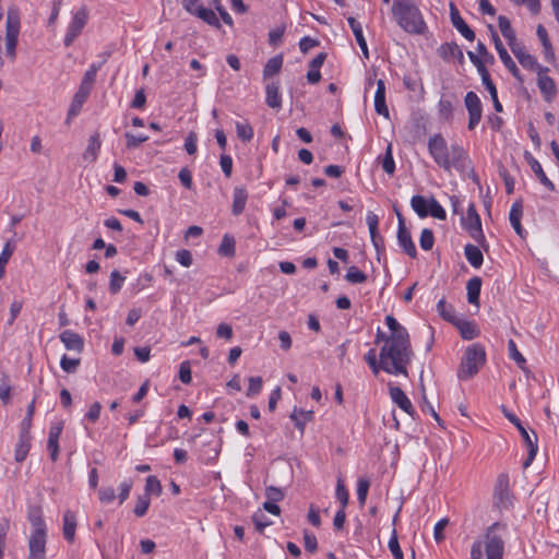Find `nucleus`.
I'll list each match as a JSON object with an SVG mask.
<instances>
[{
	"label": "nucleus",
	"instance_id": "nucleus-1",
	"mask_svg": "<svg viewBox=\"0 0 559 559\" xmlns=\"http://www.w3.org/2000/svg\"><path fill=\"white\" fill-rule=\"evenodd\" d=\"M428 152L433 162L447 173L452 169L460 174L472 170V160L467 152L456 143L449 146L441 134H433L429 138Z\"/></svg>",
	"mask_w": 559,
	"mask_h": 559
},
{
	"label": "nucleus",
	"instance_id": "nucleus-2",
	"mask_svg": "<svg viewBox=\"0 0 559 559\" xmlns=\"http://www.w3.org/2000/svg\"><path fill=\"white\" fill-rule=\"evenodd\" d=\"M411 357L409 338L404 340L401 335L386 337L385 344L380 350L382 370L393 376L407 373V365L411 361Z\"/></svg>",
	"mask_w": 559,
	"mask_h": 559
},
{
	"label": "nucleus",
	"instance_id": "nucleus-3",
	"mask_svg": "<svg viewBox=\"0 0 559 559\" xmlns=\"http://www.w3.org/2000/svg\"><path fill=\"white\" fill-rule=\"evenodd\" d=\"M506 527L493 523L487 527L484 536L474 540L471 546V559H503L504 539L502 532Z\"/></svg>",
	"mask_w": 559,
	"mask_h": 559
},
{
	"label": "nucleus",
	"instance_id": "nucleus-4",
	"mask_svg": "<svg viewBox=\"0 0 559 559\" xmlns=\"http://www.w3.org/2000/svg\"><path fill=\"white\" fill-rule=\"evenodd\" d=\"M391 12L394 21L404 32L412 35L426 33L427 24L414 0H393Z\"/></svg>",
	"mask_w": 559,
	"mask_h": 559
},
{
	"label": "nucleus",
	"instance_id": "nucleus-5",
	"mask_svg": "<svg viewBox=\"0 0 559 559\" xmlns=\"http://www.w3.org/2000/svg\"><path fill=\"white\" fill-rule=\"evenodd\" d=\"M486 362V352L483 345L475 343L465 349L457 377L461 380L473 378Z\"/></svg>",
	"mask_w": 559,
	"mask_h": 559
},
{
	"label": "nucleus",
	"instance_id": "nucleus-6",
	"mask_svg": "<svg viewBox=\"0 0 559 559\" xmlns=\"http://www.w3.org/2000/svg\"><path fill=\"white\" fill-rule=\"evenodd\" d=\"M90 19V10L85 4L75 7L70 11V20L67 24L63 45L70 47L83 33Z\"/></svg>",
	"mask_w": 559,
	"mask_h": 559
},
{
	"label": "nucleus",
	"instance_id": "nucleus-7",
	"mask_svg": "<svg viewBox=\"0 0 559 559\" xmlns=\"http://www.w3.org/2000/svg\"><path fill=\"white\" fill-rule=\"evenodd\" d=\"M21 29V12L16 5L9 7L5 21V51L12 60L16 56V46Z\"/></svg>",
	"mask_w": 559,
	"mask_h": 559
},
{
	"label": "nucleus",
	"instance_id": "nucleus-8",
	"mask_svg": "<svg viewBox=\"0 0 559 559\" xmlns=\"http://www.w3.org/2000/svg\"><path fill=\"white\" fill-rule=\"evenodd\" d=\"M461 224L480 248L488 249V243L481 228V219L474 203L468 204L466 214L461 213Z\"/></svg>",
	"mask_w": 559,
	"mask_h": 559
},
{
	"label": "nucleus",
	"instance_id": "nucleus-9",
	"mask_svg": "<svg viewBox=\"0 0 559 559\" xmlns=\"http://www.w3.org/2000/svg\"><path fill=\"white\" fill-rule=\"evenodd\" d=\"M502 412H503V415L518 428L521 437L523 438V440L526 444L528 455H527V459L523 463V467L527 468L534 461V459L537 454V451H538L537 436L534 431L532 433H530L527 431V429L522 425L521 420L513 413L509 412L504 407H503Z\"/></svg>",
	"mask_w": 559,
	"mask_h": 559
},
{
	"label": "nucleus",
	"instance_id": "nucleus-10",
	"mask_svg": "<svg viewBox=\"0 0 559 559\" xmlns=\"http://www.w3.org/2000/svg\"><path fill=\"white\" fill-rule=\"evenodd\" d=\"M464 104L468 112V129L474 130L481 120L483 105L481 100L475 92H467Z\"/></svg>",
	"mask_w": 559,
	"mask_h": 559
},
{
	"label": "nucleus",
	"instance_id": "nucleus-11",
	"mask_svg": "<svg viewBox=\"0 0 559 559\" xmlns=\"http://www.w3.org/2000/svg\"><path fill=\"white\" fill-rule=\"evenodd\" d=\"M549 69L547 67H540L536 70L537 74V86L547 102H550L557 94V87L554 79L547 75Z\"/></svg>",
	"mask_w": 559,
	"mask_h": 559
},
{
	"label": "nucleus",
	"instance_id": "nucleus-12",
	"mask_svg": "<svg viewBox=\"0 0 559 559\" xmlns=\"http://www.w3.org/2000/svg\"><path fill=\"white\" fill-rule=\"evenodd\" d=\"M399 228H397V242L404 252L411 258H416L417 250L412 240L409 230L406 228L403 216L397 213Z\"/></svg>",
	"mask_w": 559,
	"mask_h": 559
},
{
	"label": "nucleus",
	"instance_id": "nucleus-13",
	"mask_svg": "<svg viewBox=\"0 0 559 559\" xmlns=\"http://www.w3.org/2000/svg\"><path fill=\"white\" fill-rule=\"evenodd\" d=\"M492 39L495 43V48L499 55V58L503 66L512 73V75L518 79L519 81H522L520 70L516 67L515 62L507 51L506 47L503 46L501 39L496 33H492Z\"/></svg>",
	"mask_w": 559,
	"mask_h": 559
},
{
	"label": "nucleus",
	"instance_id": "nucleus-14",
	"mask_svg": "<svg viewBox=\"0 0 559 559\" xmlns=\"http://www.w3.org/2000/svg\"><path fill=\"white\" fill-rule=\"evenodd\" d=\"M28 548L29 555L27 559H46V532L32 533Z\"/></svg>",
	"mask_w": 559,
	"mask_h": 559
},
{
	"label": "nucleus",
	"instance_id": "nucleus-15",
	"mask_svg": "<svg viewBox=\"0 0 559 559\" xmlns=\"http://www.w3.org/2000/svg\"><path fill=\"white\" fill-rule=\"evenodd\" d=\"M59 338L68 350L81 353L84 348L83 337L72 330H64Z\"/></svg>",
	"mask_w": 559,
	"mask_h": 559
},
{
	"label": "nucleus",
	"instance_id": "nucleus-16",
	"mask_svg": "<svg viewBox=\"0 0 559 559\" xmlns=\"http://www.w3.org/2000/svg\"><path fill=\"white\" fill-rule=\"evenodd\" d=\"M511 51L513 52L520 64L525 69L536 71L538 70V68L543 67L537 62V59L533 55L526 51L525 47L522 44L513 47Z\"/></svg>",
	"mask_w": 559,
	"mask_h": 559
},
{
	"label": "nucleus",
	"instance_id": "nucleus-17",
	"mask_svg": "<svg viewBox=\"0 0 559 559\" xmlns=\"http://www.w3.org/2000/svg\"><path fill=\"white\" fill-rule=\"evenodd\" d=\"M92 90L87 88L85 86H79L78 92L74 94L72 102L70 104L69 110H68V121L78 116L84 105V103L87 100Z\"/></svg>",
	"mask_w": 559,
	"mask_h": 559
},
{
	"label": "nucleus",
	"instance_id": "nucleus-18",
	"mask_svg": "<svg viewBox=\"0 0 559 559\" xmlns=\"http://www.w3.org/2000/svg\"><path fill=\"white\" fill-rule=\"evenodd\" d=\"M451 22L456 31L467 40L473 41L475 39V33L465 23L463 17L460 15L457 9L451 3Z\"/></svg>",
	"mask_w": 559,
	"mask_h": 559
},
{
	"label": "nucleus",
	"instance_id": "nucleus-19",
	"mask_svg": "<svg viewBox=\"0 0 559 559\" xmlns=\"http://www.w3.org/2000/svg\"><path fill=\"white\" fill-rule=\"evenodd\" d=\"M390 397L403 412L409 416L414 415L415 411L413 404L402 389L399 386H390Z\"/></svg>",
	"mask_w": 559,
	"mask_h": 559
},
{
	"label": "nucleus",
	"instance_id": "nucleus-20",
	"mask_svg": "<svg viewBox=\"0 0 559 559\" xmlns=\"http://www.w3.org/2000/svg\"><path fill=\"white\" fill-rule=\"evenodd\" d=\"M374 110L384 118L390 117L389 108L385 103V83L383 80L377 81V90L374 93Z\"/></svg>",
	"mask_w": 559,
	"mask_h": 559
},
{
	"label": "nucleus",
	"instance_id": "nucleus-21",
	"mask_svg": "<svg viewBox=\"0 0 559 559\" xmlns=\"http://www.w3.org/2000/svg\"><path fill=\"white\" fill-rule=\"evenodd\" d=\"M62 534L67 542L72 543L76 531V514L71 510H66L62 519Z\"/></svg>",
	"mask_w": 559,
	"mask_h": 559
},
{
	"label": "nucleus",
	"instance_id": "nucleus-22",
	"mask_svg": "<svg viewBox=\"0 0 559 559\" xmlns=\"http://www.w3.org/2000/svg\"><path fill=\"white\" fill-rule=\"evenodd\" d=\"M102 147V140L98 133H94L88 138L87 146L83 153V159L90 164L97 160Z\"/></svg>",
	"mask_w": 559,
	"mask_h": 559
},
{
	"label": "nucleus",
	"instance_id": "nucleus-23",
	"mask_svg": "<svg viewBox=\"0 0 559 559\" xmlns=\"http://www.w3.org/2000/svg\"><path fill=\"white\" fill-rule=\"evenodd\" d=\"M347 22H348V25L356 38V41H357L359 48L361 49L364 58L369 59L368 45H367V41H366L364 33H362L361 24L358 21H356V19H354V17H348Z\"/></svg>",
	"mask_w": 559,
	"mask_h": 559
},
{
	"label": "nucleus",
	"instance_id": "nucleus-24",
	"mask_svg": "<svg viewBox=\"0 0 559 559\" xmlns=\"http://www.w3.org/2000/svg\"><path fill=\"white\" fill-rule=\"evenodd\" d=\"M523 215V205L521 201H515L511 205L510 212H509V221L511 226L513 227L514 231L523 237L524 229L521 224V218Z\"/></svg>",
	"mask_w": 559,
	"mask_h": 559
},
{
	"label": "nucleus",
	"instance_id": "nucleus-25",
	"mask_svg": "<svg viewBox=\"0 0 559 559\" xmlns=\"http://www.w3.org/2000/svg\"><path fill=\"white\" fill-rule=\"evenodd\" d=\"M31 449V432L20 431L19 441L15 448L14 457L16 462H23Z\"/></svg>",
	"mask_w": 559,
	"mask_h": 559
},
{
	"label": "nucleus",
	"instance_id": "nucleus-26",
	"mask_svg": "<svg viewBox=\"0 0 559 559\" xmlns=\"http://www.w3.org/2000/svg\"><path fill=\"white\" fill-rule=\"evenodd\" d=\"M265 103L269 107L280 109L282 107V96L277 83H270L265 87Z\"/></svg>",
	"mask_w": 559,
	"mask_h": 559
},
{
	"label": "nucleus",
	"instance_id": "nucleus-27",
	"mask_svg": "<svg viewBox=\"0 0 559 559\" xmlns=\"http://www.w3.org/2000/svg\"><path fill=\"white\" fill-rule=\"evenodd\" d=\"M464 254L468 263L475 267L479 269L484 262V257L480 248L478 246L467 243L464 247Z\"/></svg>",
	"mask_w": 559,
	"mask_h": 559
},
{
	"label": "nucleus",
	"instance_id": "nucleus-28",
	"mask_svg": "<svg viewBox=\"0 0 559 559\" xmlns=\"http://www.w3.org/2000/svg\"><path fill=\"white\" fill-rule=\"evenodd\" d=\"M481 289V278L480 277H472L468 280L466 284L467 290V301L472 305L478 306L479 304V295Z\"/></svg>",
	"mask_w": 559,
	"mask_h": 559
},
{
	"label": "nucleus",
	"instance_id": "nucleus-29",
	"mask_svg": "<svg viewBox=\"0 0 559 559\" xmlns=\"http://www.w3.org/2000/svg\"><path fill=\"white\" fill-rule=\"evenodd\" d=\"M28 521L33 527L32 533L46 532V524L43 518V512L39 508L34 507L28 510Z\"/></svg>",
	"mask_w": 559,
	"mask_h": 559
},
{
	"label": "nucleus",
	"instance_id": "nucleus-30",
	"mask_svg": "<svg viewBox=\"0 0 559 559\" xmlns=\"http://www.w3.org/2000/svg\"><path fill=\"white\" fill-rule=\"evenodd\" d=\"M527 160H528V163L531 165L532 170L534 171L536 177L539 179L540 183L543 186H545L548 190L554 191L555 190V185L546 176V174L544 173L543 167L539 164V162L537 159H535L532 155L528 156Z\"/></svg>",
	"mask_w": 559,
	"mask_h": 559
},
{
	"label": "nucleus",
	"instance_id": "nucleus-31",
	"mask_svg": "<svg viewBox=\"0 0 559 559\" xmlns=\"http://www.w3.org/2000/svg\"><path fill=\"white\" fill-rule=\"evenodd\" d=\"M453 324L457 326L462 338L466 341H471L479 334L476 325L471 321L457 319Z\"/></svg>",
	"mask_w": 559,
	"mask_h": 559
},
{
	"label": "nucleus",
	"instance_id": "nucleus-32",
	"mask_svg": "<svg viewBox=\"0 0 559 559\" xmlns=\"http://www.w3.org/2000/svg\"><path fill=\"white\" fill-rule=\"evenodd\" d=\"M248 194L243 188L236 187L233 192V214L239 215L245 210Z\"/></svg>",
	"mask_w": 559,
	"mask_h": 559
},
{
	"label": "nucleus",
	"instance_id": "nucleus-33",
	"mask_svg": "<svg viewBox=\"0 0 559 559\" xmlns=\"http://www.w3.org/2000/svg\"><path fill=\"white\" fill-rule=\"evenodd\" d=\"M104 62H105V60L103 62H93L88 67V69L85 71L80 85L93 90V86L96 81L97 72L102 69Z\"/></svg>",
	"mask_w": 559,
	"mask_h": 559
},
{
	"label": "nucleus",
	"instance_id": "nucleus-34",
	"mask_svg": "<svg viewBox=\"0 0 559 559\" xmlns=\"http://www.w3.org/2000/svg\"><path fill=\"white\" fill-rule=\"evenodd\" d=\"M437 311L448 322L454 323L457 320L454 307L443 298L438 301Z\"/></svg>",
	"mask_w": 559,
	"mask_h": 559
},
{
	"label": "nucleus",
	"instance_id": "nucleus-35",
	"mask_svg": "<svg viewBox=\"0 0 559 559\" xmlns=\"http://www.w3.org/2000/svg\"><path fill=\"white\" fill-rule=\"evenodd\" d=\"M385 323L390 330V335L388 337H396L397 335H401L404 340L409 338L406 329L402 326L393 316H386Z\"/></svg>",
	"mask_w": 559,
	"mask_h": 559
},
{
	"label": "nucleus",
	"instance_id": "nucleus-36",
	"mask_svg": "<svg viewBox=\"0 0 559 559\" xmlns=\"http://www.w3.org/2000/svg\"><path fill=\"white\" fill-rule=\"evenodd\" d=\"M411 206L420 218L428 216L429 201L425 197L414 195L411 200Z\"/></svg>",
	"mask_w": 559,
	"mask_h": 559
},
{
	"label": "nucleus",
	"instance_id": "nucleus-37",
	"mask_svg": "<svg viewBox=\"0 0 559 559\" xmlns=\"http://www.w3.org/2000/svg\"><path fill=\"white\" fill-rule=\"evenodd\" d=\"M290 418L295 421L296 427L302 431L305 425L312 420L313 412L295 408L290 415Z\"/></svg>",
	"mask_w": 559,
	"mask_h": 559
},
{
	"label": "nucleus",
	"instance_id": "nucleus-38",
	"mask_svg": "<svg viewBox=\"0 0 559 559\" xmlns=\"http://www.w3.org/2000/svg\"><path fill=\"white\" fill-rule=\"evenodd\" d=\"M378 160L381 163L382 169L388 175H393L394 174V171H395V162H394V158H393L392 145L391 144H389L386 146L384 155L383 156H379Z\"/></svg>",
	"mask_w": 559,
	"mask_h": 559
},
{
	"label": "nucleus",
	"instance_id": "nucleus-39",
	"mask_svg": "<svg viewBox=\"0 0 559 559\" xmlns=\"http://www.w3.org/2000/svg\"><path fill=\"white\" fill-rule=\"evenodd\" d=\"M283 66V57L282 56H275L267 60L266 64L263 69V76L271 78L275 74H277Z\"/></svg>",
	"mask_w": 559,
	"mask_h": 559
},
{
	"label": "nucleus",
	"instance_id": "nucleus-40",
	"mask_svg": "<svg viewBox=\"0 0 559 559\" xmlns=\"http://www.w3.org/2000/svg\"><path fill=\"white\" fill-rule=\"evenodd\" d=\"M237 136L243 142H250L253 139V128L248 122L236 121Z\"/></svg>",
	"mask_w": 559,
	"mask_h": 559
},
{
	"label": "nucleus",
	"instance_id": "nucleus-41",
	"mask_svg": "<svg viewBox=\"0 0 559 559\" xmlns=\"http://www.w3.org/2000/svg\"><path fill=\"white\" fill-rule=\"evenodd\" d=\"M365 360L372 370V373L377 376L382 370L381 358H377L376 349L371 348L365 354Z\"/></svg>",
	"mask_w": 559,
	"mask_h": 559
},
{
	"label": "nucleus",
	"instance_id": "nucleus-42",
	"mask_svg": "<svg viewBox=\"0 0 559 559\" xmlns=\"http://www.w3.org/2000/svg\"><path fill=\"white\" fill-rule=\"evenodd\" d=\"M218 252L225 257H233L235 254V239L229 235H225L219 245Z\"/></svg>",
	"mask_w": 559,
	"mask_h": 559
},
{
	"label": "nucleus",
	"instance_id": "nucleus-43",
	"mask_svg": "<svg viewBox=\"0 0 559 559\" xmlns=\"http://www.w3.org/2000/svg\"><path fill=\"white\" fill-rule=\"evenodd\" d=\"M151 504V499L147 495L139 496L136 499L135 507L133 509V513L138 518H142L146 514Z\"/></svg>",
	"mask_w": 559,
	"mask_h": 559
},
{
	"label": "nucleus",
	"instance_id": "nucleus-44",
	"mask_svg": "<svg viewBox=\"0 0 559 559\" xmlns=\"http://www.w3.org/2000/svg\"><path fill=\"white\" fill-rule=\"evenodd\" d=\"M197 16L213 27H221L218 17L216 16L215 12L211 9L203 7V9L200 10Z\"/></svg>",
	"mask_w": 559,
	"mask_h": 559
},
{
	"label": "nucleus",
	"instance_id": "nucleus-45",
	"mask_svg": "<svg viewBox=\"0 0 559 559\" xmlns=\"http://www.w3.org/2000/svg\"><path fill=\"white\" fill-rule=\"evenodd\" d=\"M509 357L514 360L520 368H524L526 364L525 357L519 352L518 346L513 340L508 341Z\"/></svg>",
	"mask_w": 559,
	"mask_h": 559
},
{
	"label": "nucleus",
	"instance_id": "nucleus-46",
	"mask_svg": "<svg viewBox=\"0 0 559 559\" xmlns=\"http://www.w3.org/2000/svg\"><path fill=\"white\" fill-rule=\"evenodd\" d=\"M14 245L8 241L0 253V278L4 274V267L14 252Z\"/></svg>",
	"mask_w": 559,
	"mask_h": 559
},
{
	"label": "nucleus",
	"instance_id": "nucleus-47",
	"mask_svg": "<svg viewBox=\"0 0 559 559\" xmlns=\"http://www.w3.org/2000/svg\"><path fill=\"white\" fill-rule=\"evenodd\" d=\"M345 278L352 284H360L366 282L367 275L357 266H350L346 272Z\"/></svg>",
	"mask_w": 559,
	"mask_h": 559
},
{
	"label": "nucleus",
	"instance_id": "nucleus-48",
	"mask_svg": "<svg viewBox=\"0 0 559 559\" xmlns=\"http://www.w3.org/2000/svg\"><path fill=\"white\" fill-rule=\"evenodd\" d=\"M370 483L367 478L360 477L357 481V500L362 507L366 503Z\"/></svg>",
	"mask_w": 559,
	"mask_h": 559
},
{
	"label": "nucleus",
	"instance_id": "nucleus-49",
	"mask_svg": "<svg viewBox=\"0 0 559 559\" xmlns=\"http://www.w3.org/2000/svg\"><path fill=\"white\" fill-rule=\"evenodd\" d=\"M335 496L341 503V509H346L348 504L349 493L341 478L337 479Z\"/></svg>",
	"mask_w": 559,
	"mask_h": 559
},
{
	"label": "nucleus",
	"instance_id": "nucleus-50",
	"mask_svg": "<svg viewBox=\"0 0 559 559\" xmlns=\"http://www.w3.org/2000/svg\"><path fill=\"white\" fill-rule=\"evenodd\" d=\"M428 215L441 221L447 218L445 210L435 198L429 200Z\"/></svg>",
	"mask_w": 559,
	"mask_h": 559
},
{
	"label": "nucleus",
	"instance_id": "nucleus-51",
	"mask_svg": "<svg viewBox=\"0 0 559 559\" xmlns=\"http://www.w3.org/2000/svg\"><path fill=\"white\" fill-rule=\"evenodd\" d=\"M126 277L122 276L117 270L110 273L109 290L111 294H117L123 286Z\"/></svg>",
	"mask_w": 559,
	"mask_h": 559
},
{
	"label": "nucleus",
	"instance_id": "nucleus-52",
	"mask_svg": "<svg viewBox=\"0 0 559 559\" xmlns=\"http://www.w3.org/2000/svg\"><path fill=\"white\" fill-rule=\"evenodd\" d=\"M162 492V486L157 477L148 476L145 483V493L150 497V495L159 496Z\"/></svg>",
	"mask_w": 559,
	"mask_h": 559
},
{
	"label": "nucleus",
	"instance_id": "nucleus-53",
	"mask_svg": "<svg viewBox=\"0 0 559 559\" xmlns=\"http://www.w3.org/2000/svg\"><path fill=\"white\" fill-rule=\"evenodd\" d=\"M35 413V400H33L26 408V415L21 421V431L29 432L32 427V420Z\"/></svg>",
	"mask_w": 559,
	"mask_h": 559
},
{
	"label": "nucleus",
	"instance_id": "nucleus-54",
	"mask_svg": "<svg viewBox=\"0 0 559 559\" xmlns=\"http://www.w3.org/2000/svg\"><path fill=\"white\" fill-rule=\"evenodd\" d=\"M433 233L428 228L423 229L419 238L420 248L425 251H428L433 247Z\"/></svg>",
	"mask_w": 559,
	"mask_h": 559
},
{
	"label": "nucleus",
	"instance_id": "nucleus-55",
	"mask_svg": "<svg viewBox=\"0 0 559 559\" xmlns=\"http://www.w3.org/2000/svg\"><path fill=\"white\" fill-rule=\"evenodd\" d=\"M389 549L392 552L394 559H403V551L400 547L396 531L393 530L392 535L389 539Z\"/></svg>",
	"mask_w": 559,
	"mask_h": 559
},
{
	"label": "nucleus",
	"instance_id": "nucleus-56",
	"mask_svg": "<svg viewBox=\"0 0 559 559\" xmlns=\"http://www.w3.org/2000/svg\"><path fill=\"white\" fill-rule=\"evenodd\" d=\"M262 384H263L262 378H260V377L249 378V386H248L247 395L249 397H253V396L258 395L262 390Z\"/></svg>",
	"mask_w": 559,
	"mask_h": 559
},
{
	"label": "nucleus",
	"instance_id": "nucleus-57",
	"mask_svg": "<svg viewBox=\"0 0 559 559\" xmlns=\"http://www.w3.org/2000/svg\"><path fill=\"white\" fill-rule=\"evenodd\" d=\"M80 364V359L70 358L67 355H63L60 360V367L66 372H74Z\"/></svg>",
	"mask_w": 559,
	"mask_h": 559
},
{
	"label": "nucleus",
	"instance_id": "nucleus-58",
	"mask_svg": "<svg viewBox=\"0 0 559 559\" xmlns=\"http://www.w3.org/2000/svg\"><path fill=\"white\" fill-rule=\"evenodd\" d=\"M286 26L278 25L270 31L269 33V43L272 46H277L282 41V37L285 33Z\"/></svg>",
	"mask_w": 559,
	"mask_h": 559
},
{
	"label": "nucleus",
	"instance_id": "nucleus-59",
	"mask_svg": "<svg viewBox=\"0 0 559 559\" xmlns=\"http://www.w3.org/2000/svg\"><path fill=\"white\" fill-rule=\"evenodd\" d=\"M181 4L188 13L195 16L203 9L201 0H181Z\"/></svg>",
	"mask_w": 559,
	"mask_h": 559
},
{
	"label": "nucleus",
	"instance_id": "nucleus-60",
	"mask_svg": "<svg viewBox=\"0 0 559 559\" xmlns=\"http://www.w3.org/2000/svg\"><path fill=\"white\" fill-rule=\"evenodd\" d=\"M179 379L185 384H189L192 381L191 366L188 360L182 361L179 366Z\"/></svg>",
	"mask_w": 559,
	"mask_h": 559
},
{
	"label": "nucleus",
	"instance_id": "nucleus-61",
	"mask_svg": "<svg viewBox=\"0 0 559 559\" xmlns=\"http://www.w3.org/2000/svg\"><path fill=\"white\" fill-rule=\"evenodd\" d=\"M449 524L448 519L439 520L433 527V537L437 543H441L444 539V530Z\"/></svg>",
	"mask_w": 559,
	"mask_h": 559
},
{
	"label": "nucleus",
	"instance_id": "nucleus-62",
	"mask_svg": "<svg viewBox=\"0 0 559 559\" xmlns=\"http://www.w3.org/2000/svg\"><path fill=\"white\" fill-rule=\"evenodd\" d=\"M509 487V475L508 474H500L497 478L496 483V492L502 498L504 493H507Z\"/></svg>",
	"mask_w": 559,
	"mask_h": 559
},
{
	"label": "nucleus",
	"instance_id": "nucleus-63",
	"mask_svg": "<svg viewBox=\"0 0 559 559\" xmlns=\"http://www.w3.org/2000/svg\"><path fill=\"white\" fill-rule=\"evenodd\" d=\"M62 430H63V421L62 420L52 421L49 427L48 439L59 441Z\"/></svg>",
	"mask_w": 559,
	"mask_h": 559
},
{
	"label": "nucleus",
	"instance_id": "nucleus-64",
	"mask_svg": "<svg viewBox=\"0 0 559 559\" xmlns=\"http://www.w3.org/2000/svg\"><path fill=\"white\" fill-rule=\"evenodd\" d=\"M198 136L195 132H190L185 140V150L188 154L193 155L198 150Z\"/></svg>",
	"mask_w": 559,
	"mask_h": 559
}]
</instances>
